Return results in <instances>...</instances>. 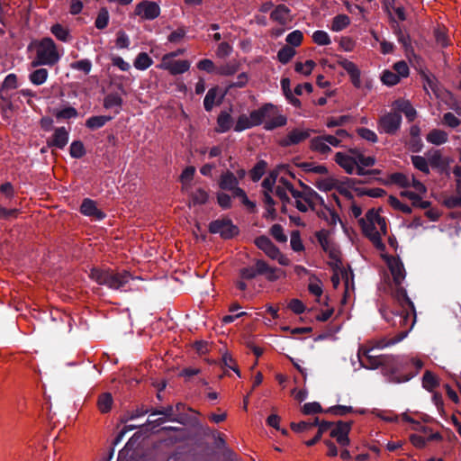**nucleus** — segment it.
Listing matches in <instances>:
<instances>
[{
    "label": "nucleus",
    "instance_id": "obj_1",
    "mask_svg": "<svg viewBox=\"0 0 461 461\" xmlns=\"http://www.w3.org/2000/svg\"><path fill=\"white\" fill-rule=\"evenodd\" d=\"M352 421L339 420L337 422L322 420L316 435L305 442L308 447L314 446L319 442L324 432L330 429V437L334 438L340 447H347L350 444L349 432L352 428Z\"/></svg>",
    "mask_w": 461,
    "mask_h": 461
},
{
    "label": "nucleus",
    "instance_id": "obj_2",
    "mask_svg": "<svg viewBox=\"0 0 461 461\" xmlns=\"http://www.w3.org/2000/svg\"><path fill=\"white\" fill-rule=\"evenodd\" d=\"M89 277L100 285H105L113 290H121L132 279V276L127 270L114 272L109 268L93 267L90 269Z\"/></svg>",
    "mask_w": 461,
    "mask_h": 461
},
{
    "label": "nucleus",
    "instance_id": "obj_3",
    "mask_svg": "<svg viewBox=\"0 0 461 461\" xmlns=\"http://www.w3.org/2000/svg\"><path fill=\"white\" fill-rule=\"evenodd\" d=\"M60 59L57 46L54 41L50 37H45L39 41L36 50L35 58L32 60L31 66L38 68L40 66L52 67Z\"/></svg>",
    "mask_w": 461,
    "mask_h": 461
},
{
    "label": "nucleus",
    "instance_id": "obj_4",
    "mask_svg": "<svg viewBox=\"0 0 461 461\" xmlns=\"http://www.w3.org/2000/svg\"><path fill=\"white\" fill-rule=\"evenodd\" d=\"M281 274H284L282 269L270 267L262 259H256L254 266L242 267L239 271V275L243 280H252L258 276H265L269 282L278 280Z\"/></svg>",
    "mask_w": 461,
    "mask_h": 461
},
{
    "label": "nucleus",
    "instance_id": "obj_5",
    "mask_svg": "<svg viewBox=\"0 0 461 461\" xmlns=\"http://www.w3.org/2000/svg\"><path fill=\"white\" fill-rule=\"evenodd\" d=\"M423 363L420 359H411L403 362L398 358V364L391 368V382L401 384L410 381L422 368Z\"/></svg>",
    "mask_w": 461,
    "mask_h": 461
},
{
    "label": "nucleus",
    "instance_id": "obj_6",
    "mask_svg": "<svg viewBox=\"0 0 461 461\" xmlns=\"http://www.w3.org/2000/svg\"><path fill=\"white\" fill-rule=\"evenodd\" d=\"M380 312L387 322L393 327L402 328V330L408 328L411 330L416 320V312L413 313L409 308H402L401 311L396 312L380 309Z\"/></svg>",
    "mask_w": 461,
    "mask_h": 461
},
{
    "label": "nucleus",
    "instance_id": "obj_7",
    "mask_svg": "<svg viewBox=\"0 0 461 461\" xmlns=\"http://www.w3.org/2000/svg\"><path fill=\"white\" fill-rule=\"evenodd\" d=\"M209 232L219 234L223 240H230L240 233L239 227L230 218L217 219L209 223Z\"/></svg>",
    "mask_w": 461,
    "mask_h": 461
},
{
    "label": "nucleus",
    "instance_id": "obj_8",
    "mask_svg": "<svg viewBox=\"0 0 461 461\" xmlns=\"http://www.w3.org/2000/svg\"><path fill=\"white\" fill-rule=\"evenodd\" d=\"M372 349L373 348L359 349L358 355L362 353L366 360V363L361 361L362 366L369 369H375L381 366H386L389 367V373L391 374L392 366H395V364H398V357L390 355L372 356L370 355Z\"/></svg>",
    "mask_w": 461,
    "mask_h": 461
},
{
    "label": "nucleus",
    "instance_id": "obj_9",
    "mask_svg": "<svg viewBox=\"0 0 461 461\" xmlns=\"http://www.w3.org/2000/svg\"><path fill=\"white\" fill-rule=\"evenodd\" d=\"M160 7L156 2L143 0L137 4L134 14L144 20H154L160 14Z\"/></svg>",
    "mask_w": 461,
    "mask_h": 461
},
{
    "label": "nucleus",
    "instance_id": "obj_10",
    "mask_svg": "<svg viewBox=\"0 0 461 461\" xmlns=\"http://www.w3.org/2000/svg\"><path fill=\"white\" fill-rule=\"evenodd\" d=\"M453 159L449 157H443L439 149H435L429 155V166L437 169L440 174L449 176V166Z\"/></svg>",
    "mask_w": 461,
    "mask_h": 461
},
{
    "label": "nucleus",
    "instance_id": "obj_11",
    "mask_svg": "<svg viewBox=\"0 0 461 461\" xmlns=\"http://www.w3.org/2000/svg\"><path fill=\"white\" fill-rule=\"evenodd\" d=\"M402 115L399 113H388L379 120V125L383 131L390 135L394 134L401 127Z\"/></svg>",
    "mask_w": 461,
    "mask_h": 461
},
{
    "label": "nucleus",
    "instance_id": "obj_12",
    "mask_svg": "<svg viewBox=\"0 0 461 461\" xmlns=\"http://www.w3.org/2000/svg\"><path fill=\"white\" fill-rule=\"evenodd\" d=\"M359 225L362 229L364 235L373 243L376 249L380 251L385 250V245L382 241L380 233L376 230L375 225L366 224L364 218L359 219Z\"/></svg>",
    "mask_w": 461,
    "mask_h": 461
},
{
    "label": "nucleus",
    "instance_id": "obj_13",
    "mask_svg": "<svg viewBox=\"0 0 461 461\" xmlns=\"http://www.w3.org/2000/svg\"><path fill=\"white\" fill-rule=\"evenodd\" d=\"M68 140V131L64 126H61L54 129V133L50 138L47 139L46 142L49 148L63 149L67 146Z\"/></svg>",
    "mask_w": 461,
    "mask_h": 461
},
{
    "label": "nucleus",
    "instance_id": "obj_14",
    "mask_svg": "<svg viewBox=\"0 0 461 461\" xmlns=\"http://www.w3.org/2000/svg\"><path fill=\"white\" fill-rule=\"evenodd\" d=\"M276 107L272 104H266L258 110H254L249 114V120L252 127L262 124L265 119L270 118L275 114Z\"/></svg>",
    "mask_w": 461,
    "mask_h": 461
},
{
    "label": "nucleus",
    "instance_id": "obj_15",
    "mask_svg": "<svg viewBox=\"0 0 461 461\" xmlns=\"http://www.w3.org/2000/svg\"><path fill=\"white\" fill-rule=\"evenodd\" d=\"M80 212L85 216L92 217L97 221H102L106 217V214L97 208L96 202L90 198H85L82 201Z\"/></svg>",
    "mask_w": 461,
    "mask_h": 461
},
{
    "label": "nucleus",
    "instance_id": "obj_16",
    "mask_svg": "<svg viewBox=\"0 0 461 461\" xmlns=\"http://www.w3.org/2000/svg\"><path fill=\"white\" fill-rule=\"evenodd\" d=\"M311 130H292L285 138L280 140L282 147H289L292 145H297L300 142L307 140L311 136Z\"/></svg>",
    "mask_w": 461,
    "mask_h": 461
},
{
    "label": "nucleus",
    "instance_id": "obj_17",
    "mask_svg": "<svg viewBox=\"0 0 461 461\" xmlns=\"http://www.w3.org/2000/svg\"><path fill=\"white\" fill-rule=\"evenodd\" d=\"M338 64L345 71H347V73L349 75L350 81L353 84V86L356 88H360L362 86L361 79H360L361 71L357 68V66L354 62H352L347 59L339 60Z\"/></svg>",
    "mask_w": 461,
    "mask_h": 461
},
{
    "label": "nucleus",
    "instance_id": "obj_18",
    "mask_svg": "<svg viewBox=\"0 0 461 461\" xmlns=\"http://www.w3.org/2000/svg\"><path fill=\"white\" fill-rule=\"evenodd\" d=\"M255 245L272 259L276 258L280 251L271 240L265 235L256 238Z\"/></svg>",
    "mask_w": 461,
    "mask_h": 461
},
{
    "label": "nucleus",
    "instance_id": "obj_19",
    "mask_svg": "<svg viewBox=\"0 0 461 461\" xmlns=\"http://www.w3.org/2000/svg\"><path fill=\"white\" fill-rule=\"evenodd\" d=\"M387 263L395 285H401L405 278V269L402 262L399 258L391 257Z\"/></svg>",
    "mask_w": 461,
    "mask_h": 461
},
{
    "label": "nucleus",
    "instance_id": "obj_20",
    "mask_svg": "<svg viewBox=\"0 0 461 461\" xmlns=\"http://www.w3.org/2000/svg\"><path fill=\"white\" fill-rule=\"evenodd\" d=\"M17 79V76L14 73L8 74L4 79L0 87V99L4 102H9L11 97L9 91L18 87Z\"/></svg>",
    "mask_w": 461,
    "mask_h": 461
},
{
    "label": "nucleus",
    "instance_id": "obj_21",
    "mask_svg": "<svg viewBox=\"0 0 461 461\" xmlns=\"http://www.w3.org/2000/svg\"><path fill=\"white\" fill-rule=\"evenodd\" d=\"M392 295L397 301L401 308H409L414 313V303L409 298L405 288L401 286V285H396Z\"/></svg>",
    "mask_w": 461,
    "mask_h": 461
},
{
    "label": "nucleus",
    "instance_id": "obj_22",
    "mask_svg": "<svg viewBox=\"0 0 461 461\" xmlns=\"http://www.w3.org/2000/svg\"><path fill=\"white\" fill-rule=\"evenodd\" d=\"M393 107L397 110L396 113H404L409 122H413L416 118L417 112L408 100L398 99L394 101Z\"/></svg>",
    "mask_w": 461,
    "mask_h": 461
},
{
    "label": "nucleus",
    "instance_id": "obj_23",
    "mask_svg": "<svg viewBox=\"0 0 461 461\" xmlns=\"http://www.w3.org/2000/svg\"><path fill=\"white\" fill-rule=\"evenodd\" d=\"M218 185L221 190L231 191L239 185V180L231 171L227 170L221 175Z\"/></svg>",
    "mask_w": 461,
    "mask_h": 461
},
{
    "label": "nucleus",
    "instance_id": "obj_24",
    "mask_svg": "<svg viewBox=\"0 0 461 461\" xmlns=\"http://www.w3.org/2000/svg\"><path fill=\"white\" fill-rule=\"evenodd\" d=\"M291 10L285 5H278L271 12L270 18L280 23L281 25H286L289 22V14Z\"/></svg>",
    "mask_w": 461,
    "mask_h": 461
},
{
    "label": "nucleus",
    "instance_id": "obj_25",
    "mask_svg": "<svg viewBox=\"0 0 461 461\" xmlns=\"http://www.w3.org/2000/svg\"><path fill=\"white\" fill-rule=\"evenodd\" d=\"M335 162L341 167L348 174H353L357 166V160L342 152H337Z\"/></svg>",
    "mask_w": 461,
    "mask_h": 461
},
{
    "label": "nucleus",
    "instance_id": "obj_26",
    "mask_svg": "<svg viewBox=\"0 0 461 461\" xmlns=\"http://www.w3.org/2000/svg\"><path fill=\"white\" fill-rule=\"evenodd\" d=\"M154 415H163L164 418H166L167 420L178 422L180 424H184V419L180 416L176 414L175 409L172 405H168L165 408L161 409H154L150 411V416Z\"/></svg>",
    "mask_w": 461,
    "mask_h": 461
},
{
    "label": "nucleus",
    "instance_id": "obj_27",
    "mask_svg": "<svg viewBox=\"0 0 461 461\" xmlns=\"http://www.w3.org/2000/svg\"><path fill=\"white\" fill-rule=\"evenodd\" d=\"M376 181L383 185L395 184L402 188H407L410 186V182L408 177L401 172H395L389 176L388 180H384L383 178H376Z\"/></svg>",
    "mask_w": 461,
    "mask_h": 461
},
{
    "label": "nucleus",
    "instance_id": "obj_28",
    "mask_svg": "<svg viewBox=\"0 0 461 461\" xmlns=\"http://www.w3.org/2000/svg\"><path fill=\"white\" fill-rule=\"evenodd\" d=\"M428 142L439 146L448 140V135L446 131L439 129L431 130L426 136Z\"/></svg>",
    "mask_w": 461,
    "mask_h": 461
},
{
    "label": "nucleus",
    "instance_id": "obj_29",
    "mask_svg": "<svg viewBox=\"0 0 461 461\" xmlns=\"http://www.w3.org/2000/svg\"><path fill=\"white\" fill-rule=\"evenodd\" d=\"M410 332V328H408L405 330H401L396 336H394L392 339H381L375 342V348H384L389 346H393L400 341H402L404 338L407 337L408 333Z\"/></svg>",
    "mask_w": 461,
    "mask_h": 461
},
{
    "label": "nucleus",
    "instance_id": "obj_30",
    "mask_svg": "<svg viewBox=\"0 0 461 461\" xmlns=\"http://www.w3.org/2000/svg\"><path fill=\"white\" fill-rule=\"evenodd\" d=\"M232 126V118L226 111H221L217 118L216 131L223 133L228 131Z\"/></svg>",
    "mask_w": 461,
    "mask_h": 461
},
{
    "label": "nucleus",
    "instance_id": "obj_31",
    "mask_svg": "<svg viewBox=\"0 0 461 461\" xmlns=\"http://www.w3.org/2000/svg\"><path fill=\"white\" fill-rule=\"evenodd\" d=\"M277 112V109L276 110ZM266 121L264 129L267 131H273L278 127H283L287 123V118L283 114H275L271 115L270 118Z\"/></svg>",
    "mask_w": 461,
    "mask_h": 461
},
{
    "label": "nucleus",
    "instance_id": "obj_32",
    "mask_svg": "<svg viewBox=\"0 0 461 461\" xmlns=\"http://www.w3.org/2000/svg\"><path fill=\"white\" fill-rule=\"evenodd\" d=\"M112 119L113 117L109 115L91 116L86 121V128L95 131L104 126Z\"/></svg>",
    "mask_w": 461,
    "mask_h": 461
},
{
    "label": "nucleus",
    "instance_id": "obj_33",
    "mask_svg": "<svg viewBox=\"0 0 461 461\" xmlns=\"http://www.w3.org/2000/svg\"><path fill=\"white\" fill-rule=\"evenodd\" d=\"M281 87H282L284 95H285V98L288 100V102L294 107H297V108L301 107V104H302L301 101L297 97H295L294 95L293 94V92L291 91L289 78H287V77L282 78Z\"/></svg>",
    "mask_w": 461,
    "mask_h": 461
},
{
    "label": "nucleus",
    "instance_id": "obj_34",
    "mask_svg": "<svg viewBox=\"0 0 461 461\" xmlns=\"http://www.w3.org/2000/svg\"><path fill=\"white\" fill-rule=\"evenodd\" d=\"M400 194L402 197H406V198L410 199L414 207L427 209V208L430 207V205H431V203L429 201H422L421 197L414 192L402 191Z\"/></svg>",
    "mask_w": 461,
    "mask_h": 461
},
{
    "label": "nucleus",
    "instance_id": "obj_35",
    "mask_svg": "<svg viewBox=\"0 0 461 461\" xmlns=\"http://www.w3.org/2000/svg\"><path fill=\"white\" fill-rule=\"evenodd\" d=\"M49 77V71L46 68H37L30 73L29 80L35 86L43 85Z\"/></svg>",
    "mask_w": 461,
    "mask_h": 461
},
{
    "label": "nucleus",
    "instance_id": "obj_36",
    "mask_svg": "<svg viewBox=\"0 0 461 461\" xmlns=\"http://www.w3.org/2000/svg\"><path fill=\"white\" fill-rule=\"evenodd\" d=\"M50 32L58 40L63 42H68L71 39L69 31L59 23L52 25L50 28Z\"/></svg>",
    "mask_w": 461,
    "mask_h": 461
},
{
    "label": "nucleus",
    "instance_id": "obj_37",
    "mask_svg": "<svg viewBox=\"0 0 461 461\" xmlns=\"http://www.w3.org/2000/svg\"><path fill=\"white\" fill-rule=\"evenodd\" d=\"M439 385L438 379L430 371L426 370L422 377V386L429 392H432L434 388Z\"/></svg>",
    "mask_w": 461,
    "mask_h": 461
},
{
    "label": "nucleus",
    "instance_id": "obj_38",
    "mask_svg": "<svg viewBox=\"0 0 461 461\" xmlns=\"http://www.w3.org/2000/svg\"><path fill=\"white\" fill-rule=\"evenodd\" d=\"M190 68L187 60H176L167 66L172 75H179L186 72Z\"/></svg>",
    "mask_w": 461,
    "mask_h": 461
},
{
    "label": "nucleus",
    "instance_id": "obj_39",
    "mask_svg": "<svg viewBox=\"0 0 461 461\" xmlns=\"http://www.w3.org/2000/svg\"><path fill=\"white\" fill-rule=\"evenodd\" d=\"M113 397L110 393H104L99 395L97 400V406L102 413L110 411L113 405Z\"/></svg>",
    "mask_w": 461,
    "mask_h": 461
},
{
    "label": "nucleus",
    "instance_id": "obj_40",
    "mask_svg": "<svg viewBox=\"0 0 461 461\" xmlns=\"http://www.w3.org/2000/svg\"><path fill=\"white\" fill-rule=\"evenodd\" d=\"M311 149L323 155L331 151L330 147L326 143L321 136L315 137L311 140Z\"/></svg>",
    "mask_w": 461,
    "mask_h": 461
},
{
    "label": "nucleus",
    "instance_id": "obj_41",
    "mask_svg": "<svg viewBox=\"0 0 461 461\" xmlns=\"http://www.w3.org/2000/svg\"><path fill=\"white\" fill-rule=\"evenodd\" d=\"M296 54L295 50L289 46L285 45L277 52V59L282 64H287Z\"/></svg>",
    "mask_w": 461,
    "mask_h": 461
},
{
    "label": "nucleus",
    "instance_id": "obj_42",
    "mask_svg": "<svg viewBox=\"0 0 461 461\" xmlns=\"http://www.w3.org/2000/svg\"><path fill=\"white\" fill-rule=\"evenodd\" d=\"M350 23V19L347 14H338L332 20L331 30L340 32L347 28Z\"/></svg>",
    "mask_w": 461,
    "mask_h": 461
},
{
    "label": "nucleus",
    "instance_id": "obj_43",
    "mask_svg": "<svg viewBox=\"0 0 461 461\" xmlns=\"http://www.w3.org/2000/svg\"><path fill=\"white\" fill-rule=\"evenodd\" d=\"M152 63V59L146 52H140L136 57L133 64L137 69L145 70L149 68Z\"/></svg>",
    "mask_w": 461,
    "mask_h": 461
},
{
    "label": "nucleus",
    "instance_id": "obj_44",
    "mask_svg": "<svg viewBox=\"0 0 461 461\" xmlns=\"http://www.w3.org/2000/svg\"><path fill=\"white\" fill-rule=\"evenodd\" d=\"M267 167V163L265 160H259L250 170V177L253 182H258L263 176Z\"/></svg>",
    "mask_w": 461,
    "mask_h": 461
},
{
    "label": "nucleus",
    "instance_id": "obj_45",
    "mask_svg": "<svg viewBox=\"0 0 461 461\" xmlns=\"http://www.w3.org/2000/svg\"><path fill=\"white\" fill-rule=\"evenodd\" d=\"M122 98L118 93H110L104 99V107L111 109L113 107H121L122 105Z\"/></svg>",
    "mask_w": 461,
    "mask_h": 461
},
{
    "label": "nucleus",
    "instance_id": "obj_46",
    "mask_svg": "<svg viewBox=\"0 0 461 461\" xmlns=\"http://www.w3.org/2000/svg\"><path fill=\"white\" fill-rule=\"evenodd\" d=\"M413 167L421 171L424 174H429V159L427 160L424 157L419 155H413L411 157Z\"/></svg>",
    "mask_w": 461,
    "mask_h": 461
},
{
    "label": "nucleus",
    "instance_id": "obj_47",
    "mask_svg": "<svg viewBox=\"0 0 461 461\" xmlns=\"http://www.w3.org/2000/svg\"><path fill=\"white\" fill-rule=\"evenodd\" d=\"M338 184H339L338 179H335L333 177H329V178H325V179H319L315 183V186L321 191L329 192L333 189H336Z\"/></svg>",
    "mask_w": 461,
    "mask_h": 461
},
{
    "label": "nucleus",
    "instance_id": "obj_48",
    "mask_svg": "<svg viewBox=\"0 0 461 461\" xmlns=\"http://www.w3.org/2000/svg\"><path fill=\"white\" fill-rule=\"evenodd\" d=\"M86 151L81 140H74L69 147V154L73 158H81Z\"/></svg>",
    "mask_w": 461,
    "mask_h": 461
},
{
    "label": "nucleus",
    "instance_id": "obj_49",
    "mask_svg": "<svg viewBox=\"0 0 461 461\" xmlns=\"http://www.w3.org/2000/svg\"><path fill=\"white\" fill-rule=\"evenodd\" d=\"M191 199L194 205L205 204L209 200V194L203 188H197L191 194Z\"/></svg>",
    "mask_w": 461,
    "mask_h": 461
},
{
    "label": "nucleus",
    "instance_id": "obj_50",
    "mask_svg": "<svg viewBox=\"0 0 461 461\" xmlns=\"http://www.w3.org/2000/svg\"><path fill=\"white\" fill-rule=\"evenodd\" d=\"M186 29L185 26H179L176 30L173 31L168 36L167 41L170 43L178 44L183 41L186 35Z\"/></svg>",
    "mask_w": 461,
    "mask_h": 461
},
{
    "label": "nucleus",
    "instance_id": "obj_51",
    "mask_svg": "<svg viewBox=\"0 0 461 461\" xmlns=\"http://www.w3.org/2000/svg\"><path fill=\"white\" fill-rule=\"evenodd\" d=\"M109 23V13L105 7L100 9L97 17L95 21V25L97 29L103 30L104 29Z\"/></svg>",
    "mask_w": 461,
    "mask_h": 461
},
{
    "label": "nucleus",
    "instance_id": "obj_52",
    "mask_svg": "<svg viewBox=\"0 0 461 461\" xmlns=\"http://www.w3.org/2000/svg\"><path fill=\"white\" fill-rule=\"evenodd\" d=\"M388 203L393 209L401 211L405 214H411L412 212L411 208L408 204L402 203L393 195H390L388 197Z\"/></svg>",
    "mask_w": 461,
    "mask_h": 461
},
{
    "label": "nucleus",
    "instance_id": "obj_53",
    "mask_svg": "<svg viewBox=\"0 0 461 461\" xmlns=\"http://www.w3.org/2000/svg\"><path fill=\"white\" fill-rule=\"evenodd\" d=\"M329 265L332 268L334 273L340 272L342 278L345 279L346 286L348 287V273L347 269L343 267L341 258L337 260H331L330 262H329Z\"/></svg>",
    "mask_w": 461,
    "mask_h": 461
},
{
    "label": "nucleus",
    "instance_id": "obj_54",
    "mask_svg": "<svg viewBox=\"0 0 461 461\" xmlns=\"http://www.w3.org/2000/svg\"><path fill=\"white\" fill-rule=\"evenodd\" d=\"M54 115L59 120H61V119L68 120V119L77 117L78 113H77V109H75L74 107L68 106L59 111L55 112Z\"/></svg>",
    "mask_w": 461,
    "mask_h": 461
},
{
    "label": "nucleus",
    "instance_id": "obj_55",
    "mask_svg": "<svg viewBox=\"0 0 461 461\" xmlns=\"http://www.w3.org/2000/svg\"><path fill=\"white\" fill-rule=\"evenodd\" d=\"M137 436V433L133 435L131 438L126 443L124 447L119 451L117 461H131L133 459L132 455L129 456L132 449V438Z\"/></svg>",
    "mask_w": 461,
    "mask_h": 461
},
{
    "label": "nucleus",
    "instance_id": "obj_56",
    "mask_svg": "<svg viewBox=\"0 0 461 461\" xmlns=\"http://www.w3.org/2000/svg\"><path fill=\"white\" fill-rule=\"evenodd\" d=\"M318 242L320 243L321 249L326 251L330 248H331L334 244L331 243L329 240V231L325 230H321L320 231H317L315 234Z\"/></svg>",
    "mask_w": 461,
    "mask_h": 461
},
{
    "label": "nucleus",
    "instance_id": "obj_57",
    "mask_svg": "<svg viewBox=\"0 0 461 461\" xmlns=\"http://www.w3.org/2000/svg\"><path fill=\"white\" fill-rule=\"evenodd\" d=\"M217 92H218L217 87H212L208 90V92L203 99V106H204L205 111H207V112L212 111V109L214 105V103H215Z\"/></svg>",
    "mask_w": 461,
    "mask_h": 461
},
{
    "label": "nucleus",
    "instance_id": "obj_58",
    "mask_svg": "<svg viewBox=\"0 0 461 461\" xmlns=\"http://www.w3.org/2000/svg\"><path fill=\"white\" fill-rule=\"evenodd\" d=\"M381 80H382L383 84L389 86H393L399 83L400 77L395 72H393L390 70H384L381 77Z\"/></svg>",
    "mask_w": 461,
    "mask_h": 461
},
{
    "label": "nucleus",
    "instance_id": "obj_59",
    "mask_svg": "<svg viewBox=\"0 0 461 461\" xmlns=\"http://www.w3.org/2000/svg\"><path fill=\"white\" fill-rule=\"evenodd\" d=\"M303 34L299 30H295V31L290 32L286 36V39H285L286 42L291 47H298V46H300L302 41H303Z\"/></svg>",
    "mask_w": 461,
    "mask_h": 461
},
{
    "label": "nucleus",
    "instance_id": "obj_60",
    "mask_svg": "<svg viewBox=\"0 0 461 461\" xmlns=\"http://www.w3.org/2000/svg\"><path fill=\"white\" fill-rule=\"evenodd\" d=\"M312 41L321 46L330 44L331 41L329 34L325 31H315L312 34Z\"/></svg>",
    "mask_w": 461,
    "mask_h": 461
},
{
    "label": "nucleus",
    "instance_id": "obj_61",
    "mask_svg": "<svg viewBox=\"0 0 461 461\" xmlns=\"http://www.w3.org/2000/svg\"><path fill=\"white\" fill-rule=\"evenodd\" d=\"M270 234L280 243H285L287 241V236L284 233V229L280 224H274L270 228Z\"/></svg>",
    "mask_w": 461,
    "mask_h": 461
},
{
    "label": "nucleus",
    "instance_id": "obj_62",
    "mask_svg": "<svg viewBox=\"0 0 461 461\" xmlns=\"http://www.w3.org/2000/svg\"><path fill=\"white\" fill-rule=\"evenodd\" d=\"M434 36L437 44L439 45L441 48H447L449 45V39L444 29H435Z\"/></svg>",
    "mask_w": 461,
    "mask_h": 461
},
{
    "label": "nucleus",
    "instance_id": "obj_63",
    "mask_svg": "<svg viewBox=\"0 0 461 461\" xmlns=\"http://www.w3.org/2000/svg\"><path fill=\"white\" fill-rule=\"evenodd\" d=\"M291 248L295 252H300L304 249V246L301 240V235L299 230H293L291 233Z\"/></svg>",
    "mask_w": 461,
    "mask_h": 461
},
{
    "label": "nucleus",
    "instance_id": "obj_64",
    "mask_svg": "<svg viewBox=\"0 0 461 461\" xmlns=\"http://www.w3.org/2000/svg\"><path fill=\"white\" fill-rule=\"evenodd\" d=\"M315 67V62L312 59L306 60V62L303 64L302 62H297L294 67V70L297 73L304 74L305 76H308L311 74L312 70Z\"/></svg>",
    "mask_w": 461,
    "mask_h": 461
}]
</instances>
